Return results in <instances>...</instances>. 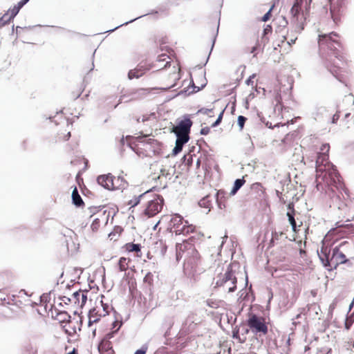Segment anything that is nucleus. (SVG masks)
<instances>
[{"label":"nucleus","instance_id":"32","mask_svg":"<svg viewBox=\"0 0 354 354\" xmlns=\"http://www.w3.org/2000/svg\"><path fill=\"white\" fill-rule=\"evenodd\" d=\"M126 261L125 258H120L119 260V266L121 271H124L126 270V268L124 266L123 263Z\"/></svg>","mask_w":354,"mask_h":354},{"label":"nucleus","instance_id":"53","mask_svg":"<svg viewBox=\"0 0 354 354\" xmlns=\"http://www.w3.org/2000/svg\"><path fill=\"white\" fill-rule=\"evenodd\" d=\"M266 31H268V28H265L264 29V32L266 33Z\"/></svg>","mask_w":354,"mask_h":354},{"label":"nucleus","instance_id":"5","mask_svg":"<svg viewBox=\"0 0 354 354\" xmlns=\"http://www.w3.org/2000/svg\"><path fill=\"white\" fill-rule=\"evenodd\" d=\"M182 221L183 217L178 214H176L172 219V221L174 222V225H176V227H175L174 228V232L176 233V234L186 235L189 234L190 232H193L194 230V227L192 225H189L187 221H185V224L183 225V227H180L178 223H182Z\"/></svg>","mask_w":354,"mask_h":354},{"label":"nucleus","instance_id":"40","mask_svg":"<svg viewBox=\"0 0 354 354\" xmlns=\"http://www.w3.org/2000/svg\"><path fill=\"white\" fill-rule=\"evenodd\" d=\"M238 190L239 189L237 188H236L234 186H233L232 190L230 191V194L234 195L237 192Z\"/></svg>","mask_w":354,"mask_h":354},{"label":"nucleus","instance_id":"11","mask_svg":"<svg viewBox=\"0 0 354 354\" xmlns=\"http://www.w3.org/2000/svg\"><path fill=\"white\" fill-rule=\"evenodd\" d=\"M322 254H318L320 261H322L323 266L326 268L329 267L328 270L332 269V264L330 263V258L329 259L328 254L327 252V248H322L321 250Z\"/></svg>","mask_w":354,"mask_h":354},{"label":"nucleus","instance_id":"14","mask_svg":"<svg viewBox=\"0 0 354 354\" xmlns=\"http://www.w3.org/2000/svg\"><path fill=\"white\" fill-rule=\"evenodd\" d=\"M187 142L188 141L187 140L176 138L175 147L172 150V154L174 156H176L178 153H179L182 151L184 145L186 144Z\"/></svg>","mask_w":354,"mask_h":354},{"label":"nucleus","instance_id":"15","mask_svg":"<svg viewBox=\"0 0 354 354\" xmlns=\"http://www.w3.org/2000/svg\"><path fill=\"white\" fill-rule=\"evenodd\" d=\"M295 213H291L290 212H287L286 216L288 217V220L289 221V223L291 225V228L292 232H297V223L295 219L294 216Z\"/></svg>","mask_w":354,"mask_h":354},{"label":"nucleus","instance_id":"8","mask_svg":"<svg viewBox=\"0 0 354 354\" xmlns=\"http://www.w3.org/2000/svg\"><path fill=\"white\" fill-rule=\"evenodd\" d=\"M347 261V259L343 252L339 250V247H335L333 249L332 256L330 257V263L332 268H336L339 264L344 263Z\"/></svg>","mask_w":354,"mask_h":354},{"label":"nucleus","instance_id":"37","mask_svg":"<svg viewBox=\"0 0 354 354\" xmlns=\"http://www.w3.org/2000/svg\"><path fill=\"white\" fill-rule=\"evenodd\" d=\"M29 0H21L17 4L20 8H21L24 5H26Z\"/></svg>","mask_w":354,"mask_h":354},{"label":"nucleus","instance_id":"45","mask_svg":"<svg viewBox=\"0 0 354 354\" xmlns=\"http://www.w3.org/2000/svg\"><path fill=\"white\" fill-rule=\"evenodd\" d=\"M160 223V221H158L155 225L153 227V230H156V227L158 225V224Z\"/></svg>","mask_w":354,"mask_h":354},{"label":"nucleus","instance_id":"18","mask_svg":"<svg viewBox=\"0 0 354 354\" xmlns=\"http://www.w3.org/2000/svg\"><path fill=\"white\" fill-rule=\"evenodd\" d=\"M141 246L138 243H129L127 245V250L129 252H140Z\"/></svg>","mask_w":354,"mask_h":354},{"label":"nucleus","instance_id":"35","mask_svg":"<svg viewBox=\"0 0 354 354\" xmlns=\"http://www.w3.org/2000/svg\"><path fill=\"white\" fill-rule=\"evenodd\" d=\"M255 77V74H252V75H250L249 77V78L245 81V84L247 85H250V84H252L253 83V81H252V79Z\"/></svg>","mask_w":354,"mask_h":354},{"label":"nucleus","instance_id":"23","mask_svg":"<svg viewBox=\"0 0 354 354\" xmlns=\"http://www.w3.org/2000/svg\"><path fill=\"white\" fill-rule=\"evenodd\" d=\"M232 337H233V338L237 339L240 343H244L246 340L245 336H244L243 337H241L239 336V330L233 332Z\"/></svg>","mask_w":354,"mask_h":354},{"label":"nucleus","instance_id":"57","mask_svg":"<svg viewBox=\"0 0 354 354\" xmlns=\"http://www.w3.org/2000/svg\"><path fill=\"white\" fill-rule=\"evenodd\" d=\"M120 327H121V324H120V325H119V327H118V328H120ZM118 329H119V328H118V329L116 330V331H117Z\"/></svg>","mask_w":354,"mask_h":354},{"label":"nucleus","instance_id":"51","mask_svg":"<svg viewBox=\"0 0 354 354\" xmlns=\"http://www.w3.org/2000/svg\"><path fill=\"white\" fill-rule=\"evenodd\" d=\"M107 335L109 336V338H111L113 337V333H109Z\"/></svg>","mask_w":354,"mask_h":354},{"label":"nucleus","instance_id":"36","mask_svg":"<svg viewBox=\"0 0 354 354\" xmlns=\"http://www.w3.org/2000/svg\"><path fill=\"white\" fill-rule=\"evenodd\" d=\"M287 207L288 209L289 210L288 212H290L291 213H295L293 203H289Z\"/></svg>","mask_w":354,"mask_h":354},{"label":"nucleus","instance_id":"39","mask_svg":"<svg viewBox=\"0 0 354 354\" xmlns=\"http://www.w3.org/2000/svg\"><path fill=\"white\" fill-rule=\"evenodd\" d=\"M206 84H207V80H205V78H204V80H203V82L201 84V86H197V90H196V91H200L201 88H203V87H205V85H206Z\"/></svg>","mask_w":354,"mask_h":354},{"label":"nucleus","instance_id":"10","mask_svg":"<svg viewBox=\"0 0 354 354\" xmlns=\"http://www.w3.org/2000/svg\"><path fill=\"white\" fill-rule=\"evenodd\" d=\"M20 9L21 8L17 5L9 9L8 13L5 14L1 19V21H3V24H6L8 21L13 19L18 14Z\"/></svg>","mask_w":354,"mask_h":354},{"label":"nucleus","instance_id":"42","mask_svg":"<svg viewBox=\"0 0 354 354\" xmlns=\"http://www.w3.org/2000/svg\"><path fill=\"white\" fill-rule=\"evenodd\" d=\"M353 305H354V297H353L352 302L350 304V305L348 306V311H350L352 309V308L353 307Z\"/></svg>","mask_w":354,"mask_h":354},{"label":"nucleus","instance_id":"26","mask_svg":"<svg viewBox=\"0 0 354 354\" xmlns=\"http://www.w3.org/2000/svg\"><path fill=\"white\" fill-rule=\"evenodd\" d=\"M283 235L282 232H274L272 233V240L271 242H274V241H277L279 238Z\"/></svg>","mask_w":354,"mask_h":354},{"label":"nucleus","instance_id":"7","mask_svg":"<svg viewBox=\"0 0 354 354\" xmlns=\"http://www.w3.org/2000/svg\"><path fill=\"white\" fill-rule=\"evenodd\" d=\"M236 281V278L232 272L230 266H229L223 274H221L216 281V287H223L226 286V283Z\"/></svg>","mask_w":354,"mask_h":354},{"label":"nucleus","instance_id":"56","mask_svg":"<svg viewBox=\"0 0 354 354\" xmlns=\"http://www.w3.org/2000/svg\"><path fill=\"white\" fill-rule=\"evenodd\" d=\"M150 274V272H147V275H146V277Z\"/></svg>","mask_w":354,"mask_h":354},{"label":"nucleus","instance_id":"3","mask_svg":"<svg viewBox=\"0 0 354 354\" xmlns=\"http://www.w3.org/2000/svg\"><path fill=\"white\" fill-rule=\"evenodd\" d=\"M248 324L252 332L255 334L262 333L266 334L268 332V327L266 325L263 319L252 315L248 320Z\"/></svg>","mask_w":354,"mask_h":354},{"label":"nucleus","instance_id":"43","mask_svg":"<svg viewBox=\"0 0 354 354\" xmlns=\"http://www.w3.org/2000/svg\"><path fill=\"white\" fill-rule=\"evenodd\" d=\"M295 41H296V38H295V39H291V40L288 41L287 42V44H288L289 46H290L292 44H294V43L295 42Z\"/></svg>","mask_w":354,"mask_h":354},{"label":"nucleus","instance_id":"55","mask_svg":"<svg viewBox=\"0 0 354 354\" xmlns=\"http://www.w3.org/2000/svg\"><path fill=\"white\" fill-rule=\"evenodd\" d=\"M121 142H124V137H122V138Z\"/></svg>","mask_w":354,"mask_h":354},{"label":"nucleus","instance_id":"33","mask_svg":"<svg viewBox=\"0 0 354 354\" xmlns=\"http://www.w3.org/2000/svg\"><path fill=\"white\" fill-rule=\"evenodd\" d=\"M210 129L208 127H203L201 129L200 133L205 136L209 133Z\"/></svg>","mask_w":354,"mask_h":354},{"label":"nucleus","instance_id":"44","mask_svg":"<svg viewBox=\"0 0 354 354\" xmlns=\"http://www.w3.org/2000/svg\"><path fill=\"white\" fill-rule=\"evenodd\" d=\"M257 46H253V47L252 48L251 50H250V53H254L255 52V50H257Z\"/></svg>","mask_w":354,"mask_h":354},{"label":"nucleus","instance_id":"22","mask_svg":"<svg viewBox=\"0 0 354 354\" xmlns=\"http://www.w3.org/2000/svg\"><path fill=\"white\" fill-rule=\"evenodd\" d=\"M247 118L245 116L239 115L237 118V124L240 129L242 130Z\"/></svg>","mask_w":354,"mask_h":354},{"label":"nucleus","instance_id":"28","mask_svg":"<svg viewBox=\"0 0 354 354\" xmlns=\"http://www.w3.org/2000/svg\"><path fill=\"white\" fill-rule=\"evenodd\" d=\"M223 112H224V110H223L218 115V118H216V121L212 124V127H215L216 126H218L221 120H222V118H223Z\"/></svg>","mask_w":354,"mask_h":354},{"label":"nucleus","instance_id":"4","mask_svg":"<svg viewBox=\"0 0 354 354\" xmlns=\"http://www.w3.org/2000/svg\"><path fill=\"white\" fill-rule=\"evenodd\" d=\"M163 201L162 197L160 196L149 201L147 207L145 210V214L151 217L158 214L162 209Z\"/></svg>","mask_w":354,"mask_h":354},{"label":"nucleus","instance_id":"54","mask_svg":"<svg viewBox=\"0 0 354 354\" xmlns=\"http://www.w3.org/2000/svg\"><path fill=\"white\" fill-rule=\"evenodd\" d=\"M196 165H200V161H199L198 160H197Z\"/></svg>","mask_w":354,"mask_h":354},{"label":"nucleus","instance_id":"49","mask_svg":"<svg viewBox=\"0 0 354 354\" xmlns=\"http://www.w3.org/2000/svg\"><path fill=\"white\" fill-rule=\"evenodd\" d=\"M214 42H215V39L213 40V42H212V47H211V50H212L213 47H214ZM212 50H210L211 52Z\"/></svg>","mask_w":354,"mask_h":354},{"label":"nucleus","instance_id":"47","mask_svg":"<svg viewBox=\"0 0 354 354\" xmlns=\"http://www.w3.org/2000/svg\"><path fill=\"white\" fill-rule=\"evenodd\" d=\"M97 319H94L93 321H91V319H89V321H88V325H89V326H91V324L93 322H97Z\"/></svg>","mask_w":354,"mask_h":354},{"label":"nucleus","instance_id":"48","mask_svg":"<svg viewBox=\"0 0 354 354\" xmlns=\"http://www.w3.org/2000/svg\"><path fill=\"white\" fill-rule=\"evenodd\" d=\"M81 297H82L81 295L80 297H77V299H79V301H80V304H77V305L79 306L80 307V303H81Z\"/></svg>","mask_w":354,"mask_h":354},{"label":"nucleus","instance_id":"16","mask_svg":"<svg viewBox=\"0 0 354 354\" xmlns=\"http://www.w3.org/2000/svg\"><path fill=\"white\" fill-rule=\"evenodd\" d=\"M198 205H199L200 207H204V208H205L207 209V211L205 212L206 214H207L210 211L211 203H210V201H209L207 196L202 198L198 202Z\"/></svg>","mask_w":354,"mask_h":354},{"label":"nucleus","instance_id":"24","mask_svg":"<svg viewBox=\"0 0 354 354\" xmlns=\"http://www.w3.org/2000/svg\"><path fill=\"white\" fill-rule=\"evenodd\" d=\"M245 183V180L243 178H237L235 180L234 183V186L239 189Z\"/></svg>","mask_w":354,"mask_h":354},{"label":"nucleus","instance_id":"46","mask_svg":"<svg viewBox=\"0 0 354 354\" xmlns=\"http://www.w3.org/2000/svg\"><path fill=\"white\" fill-rule=\"evenodd\" d=\"M243 330H244V333L242 334L244 335L245 334H248L249 332V330L248 328H243Z\"/></svg>","mask_w":354,"mask_h":354},{"label":"nucleus","instance_id":"29","mask_svg":"<svg viewBox=\"0 0 354 354\" xmlns=\"http://www.w3.org/2000/svg\"><path fill=\"white\" fill-rule=\"evenodd\" d=\"M273 7H274V6H272L269 10H268V12H266V14L262 17V19H261L262 21L266 22V21H267L270 19V14H271V11H272V10Z\"/></svg>","mask_w":354,"mask_h":354},{"label":"nucleus","instance_id":"41","mask_svg":"<svg viewBox=\"0 0 354 354\" xmlns=\"http://www.w3.org/2000/svg\"><path fill=\"white\" fill-rule=\"evenodd\" d=\"M338 118H339V115H337V114L333 115V118H332V122L335 123L336 121L338 120Z\"/></svg>","mask_w":354,"mask_h":354},{"label":"nucleus","instance_id":"1","mask_svg":"<svg viewBox=\"0 0 354 354\" xmlns=\"http://www.w3.org/2000/svg\"><path fill=\"white\" fill-rule=\"evenodd\" d=\"M321 150L324 152L319 153L316 160L317 178H322L324 179L326 178V175L328 174L330 176H332L333 174L336 176L335 170L334 169L330 170L329 168L330 166L329 165H326V164H324V162L328 160V155L326 154V152L329 150V145H323Z\"/></svg>","mask_w":354,"mask_h":354},{"label":"nucleus","instance_id":"50","mask_svg":"<svg viewBox=\"0 0 354 354\" xmlns=\"http://www.w3.org/2000/svg\"><path fill=\"white\" fill-rule=\"evenodd\" d=\"M67 354H76V353H75V350H73V351H72L69 352V353H67Z\"/></svg>","mask_w":354,"mask_h":354},{"label":"nucleus","instance_id":"17","mask_svg":"<svg viewBox=\"0 0 354 354\" xmlns=\"http://www.w3.org/2000/svg\"><path fill=\"white\" fill-rule=\"evenodd\" d=\"M142 75V73H140V71L137 69L130 70L128 73V78L129 80H132L133 78H139Z\"/></svg>","mask_w":354,"mask_h":354},{"label":"nucleus","instance_id":"38","mask_svg":"<svg viewBox=\"0 0 354 354\" xmlns=\"http://www.w3.org/2000/svg\"><path fill=\"white\" fill-rule=\"evenodd\" d=\"M352 324V321H349V319L347 318L345 322V328L348 330L350 328Z\"/></svg>","mask_w":354,"mask_h":354},{"label":"nucleus","instance_id":"9","mask_svg":"<svg viewBox=\"0 0 354 354\" xmlns=\"http://www.w3.org/2000/svg\"><path fill=\"white\" fill-rule=\"evenodd\" d=\"M113 178L114 177L111 174L101 175L97 177V182L104 188L108 190H113L115 189Z\"/></svg>","mask_w":354,"mask_h":354},{"label":"nucleus","instance_id":"6","mask_svg":"<svg viewBox=\"0 0 354 354\" xmlns=\"http://www.w3.org/2000/svg\"><path fill=\"white\" fill-rule=\"evenodd\" d=\"M87 291L83 292L82 290L76 291L73 292L71 297L66 296H62L59 299L66 304L73 302L74 304H80L79 299L77 297L82 296L80 307L82 308L87 301Z\"/></svg>","mask_w":354,"mask_h":354},{"label":"nucleus","instance_id":"52","mask_svg":"<svg viewBox=\"0 0 354 354\" xmlns=\"http://www.w3.org/2000/svg\"><path fill=\"white\" fill-rule=\"evenodd\" d=\"M70 136H71V133H70V132H68V133H67V138H70Z\"/></svg>","mask_w":354,"mask_h":354},{"label":"nucleus","instance_id":"34","mask_svg":"<svg viewBox=\"0 0 354 354\" xmlns=\"http://www.w3.org/2000/svg\"><path fill=\"white\" fill-rule=\"evenodd\" d=\"M147 348L142 346L140 349L137 350L134 354H145L147 352Z\"/></svg>","mask_w":354,"mask_h":354},{"label":"nucleus","instance_id":"19","mask_svg":"<svg viewBox=\"0 0 354 354\" xmlns=\"http://www.w3.org/2000/svg\"><path fill=\"white\" fill-rule=\"evenodd\" d=\"M174 172V170L173 169L167 170L166 169L163 168L160 169V176H164L166 178L171 179Z\"/></svg>","mask_w":354,"mask_h":354},{"label":"nucleus","instance_id":"13","mask_svg":"<svg viewBox=\"0 0 354 354\" xmlns=\"http://www.w3.org/2000/svg\"><path fill=\"white\" fill-rule=\"evenodd\" d=\"M302 3L303 0H295L290 9V14L292 17H296L299 14Z\"/></svg>","mask_w":354,"mask_h":354},{"label":"nucleus","instance_id":"31","mask_svg":"<svg viewBox=\"0 0 354 354\" xmlns=\"http://www.w3.org/2000/svg\"><path fill=\"white\" fill-rule=\"evenodd\" d=\"M212 111V109L202 108V109H199L197 113H198L205 114V115H208Z\"/></svg>","mask_w":354,"mask_h":354},{"label":"nucleus","instance_id":"2","mask_svg":"<svg viewBox=\"0 0 354 354\" xmlns=\"http://www.w3.org/2000/svg\"><path fill=\"white\" fill-rule=\"evenodd\" d=\"M192 126V120L187 117H184L176 125L173 126L171 132L176 135L177 139L189 141Z\"/></svg>","mask_w":354,"mask_h":354},{"label":"nucleus","instance_id":"30","mask_svg":"<svg viewBox=\"0 0 354 354\" xmlns=\"http://www.w3.org/2000/svg\"><path fill=\"white\" fill-rule=\"evenodd\" d=\"M327 38H328L329 39H331V35H319L318 43H319V44H323L324 40L325 39H327Z\"/></svg>","mask_w":354,"mask_h":354},{"label":"nucleus","instance_id":"21","mask_svg":"<svg viewBox=\"0 0 354 354\" xmlns=\"http://www.w3.org/2000/svg\"><path fill=\"white\" fill-rule=\"evenodd\" d=\"M147 192L140 194L139 196L138 197H135V198L131 200L129 202V205H131V207H135L137 205L139 204L140 203V198L145 194H147Z\"/></svg>","mask_w":354,"mask_h":354},{"label":"nucleus","instance_id":"20","mask_svg":"<svg viewBox=\"0 0 354 354\" xmlns=\"http://www.w3.org/2000/svg\"><path fill=\"white\" fill-rule=\"evenodd\" d=\"M236 281H232V283H226V286H223V288L224 290H227L228 292H232L236 288Z\"/></svg>","mask_w":354,"mask_h":354},{"label":"nucleus","instance_id":"12","mask_svg":"<svg viewBox=\"0 0 354 354\" xmlns=\"http://www.w3.org/2000/svg\"><path fill=\"white\" fill-rule=\"evenodd\" d=\"M71 198L73 203L77 207H80L84 203L82 197L78 193L77 187H75L73 190Z\"/></svg>","mask_w":354,"mask_h":354},{"label":"nucleus","instance_id":"27","mask_svg":"<svg viewBox=\"0 0 354 354\" xmlns=\"http://www.w3.org/2000/svg\"><path fill=\"white\" fill-rule=\"evenodd\" d=\"M100 225V220L97 218H95L93 219L91 227L93 231L97 230Z\"/></svg>","mask_w":354,"mask_h":354},{"label":"nucleus","instance_id":"25","mask_svg":"<svg viewBox=\"0 0 354 354\" xmlns=\"http://www.w3.org/2000/svg\"><path fill=\"white\" fill-rule=\"evenodd\" d=\"M145 15H144V16H145ZM143 17V15H141V16H140V17H136L135 19H131V20H130V21H126V22H124V23H123V24H120V25H119V26H116L115 28H113V29H111V30H107L106 32H113V31L115 30L116 29H118V28H120V27H121V26H124V25H127V24H129V23H131V22H133V21H134L137 20L138 19H139V18H140V17Z\"/></svg>","mask_w":354,"mask_h":354}]
</instances>
